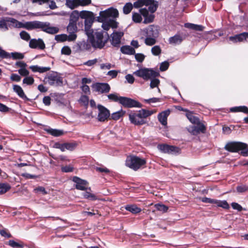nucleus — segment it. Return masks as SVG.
Segmentation results:
<instances>
[{
    "instance_id": "nucleus-1",
    "label": "nucleus",
    "mask_w": 248,
    "mask_h": 248,
    "mask_svg": "<svg viewBox=\"0 0 248 248\" xmlns=\"http://www.w3.org/2000/svg\"><path fill=\"white\" fill-rule=\"evenodd\" d=\"M87 35L89 43L95 49L103 48L109 38L108 32L103 31H93Z\"/></svg>"
},
{
    "instance_id": "nucleus-2",
    "label": "nucleus",
    "mask_w": 248,
    "mask_h": 248,
    "mask_svg": "<svg viewBox=\"0 0 248 248\" xmlns=\"http://www.w3.org/2000/svg\"><path fill=\"white\" fill-rule=\"evenodd\" d=\"M133 74L138 77L142 78L145 80H150V87L151 89L158 88L160 80L156 78L159 75V72L152 68H143L136 70Z\"/></svg>"
},
{
    "instance_id": "nucleus-3",
    "label": "nucleus",
    "mask_w": 248,
    "mask_h": 248,
    "mask_svg": "<svg viewBox=\"0 0 248 248\" xmlns=\"http://www.w3.org/2000/svg\"><path fill=\"white\" fill-rule=\"evenodd\" d=\"M144 17L143 23L148 24L153 22L155 18L154 14H150L147 8H141L139 10V13H132V20L136 23H140L142 21V16Z\"/></svg>"
},
{
    "instance_id": "nucleus-4",
    "label": "nucleus",
    "mask_w": 248,
    "mask_h": 248,
    "mask_svg": "<svg viewBox=\"0 0 248 248\" xmlns=\"http://www.w3.org/2000/svg\"><path fill=\"white\" fill-rule=\"evenodd\" d=\"M224 149L230 152H238L241 151L243 156L248 155V147L246 144L240 142L232 141L227 143Z\"/></svg>"
},
{
    "instance_id": "nucleus-5",
    "label": "nucleus",
    "mask_w": 248,
    "mask_h": 248,
    "mask_svg": "<svg viewBox=\"0 0 248 248\" xmlns=\"http://www.w3.org/2000/svg\"><path fill=\"white\" fill-rule=\"evenodd\" d=\"M80 17L84 19V31L86 34H90L93 31L91 27L94 21L93 13L90 11H82L80 13Z\"/></svg>"
},
{
    "instance_id": "nucleus-6",
    "label": "nucleus",
    "mask_w": 248,
    "mask_h": 248,
    "mask_svg": "<svg viewBox=\"0 0 248 248\" xmlns=\"http://www.w3.org/2000/svg\"><path fill=\"white\" fill-rule=\"evenodd\" d=\"M145 163L146 161L144 159L135 155L128 156L125 162L126 166L134 170H138Z\"/></svg>"
},
{
    "instance_id": "nucleus-7",
    "label": "nucleus",
    "mask_w": 248,
    "mask_h": 248,
    "mask_svg": "<svg viewBox=\"0 0 248 248\" xmlns=\"http://www.w3.org/2000/svg\"><path fill=\"white\" fill-rule=\"evenodd\" d=\"M44 81L52 86L58 87L63 85V78L56 72L48 74L44 78Z\"/></svg>"
},
{
    "instance_id": "nucleus-8",
    "label": "nucleus",
    "mask_w": 248,
    "mask_h": 248,
    "mask_svg": "<svg viewBox=\"0 0 248 248\" xmlns=\"http://www.w3.org/2000/svg\"><path fill=\"white\" fill-rule=\"evenodd\" d=\"M119 13L116 9L110 8L100 12L99 16L97 17L98 20L99 22L108 21L111 17H117Z\"/></svg>"
},
{
    "instance_id": "nucleus-9",
    "label": "nucleus",
    "mask_w": 248,
    "mask_h": 248,
    "mask_svg": "<svg viewBox=\"0 0 248 248\" xmlns=\"http://www.w3.org/2000/svg\"><path fill=\"white\" fill-rule=\"evenodd\" d=\"M120 104L122 105L124 107L127 108L142 107V105L139 102L126 97H121Z\"/></svg>"
},
{
    "instance_id": "nucleus-10",
    "label": "nucleus",
    "mask_w": 248,
    "mask_h": 248,
    "mask_svg": "<svg viewBox=\"0 0 248 248\" xmlns=\"http://www.w3.org/2000/svg\"><path fill=\"white\" fill-rule=\"evenodd\" d=\"M129 119L130 122L135 125H142L146 123V120L141 118L139 112H131L129 114Z\"/></svg>"
},
{
    "instance_id": "nucleus-11",
    "label": "nucleus",
    "mask_w": 248,
    "mask_h": 248,
    "mask_svg": "<svg viewBox=\"0 0 248 248\" xmlns=\"http://www.w3.org/2000/svg\"><path fill=\"white\" fill-rule=\"evenodd\" d=\"M92 87L99 93H108L110 90V87L107 83H96L93 84Z\"/></svg>"
},
{
    "instance_id": "nucleus-12",
    "label": "nucleus",
    "mask_w": 248,
    "mask_h": 248,
    "mask_svg": "<svg viewBox=\"0 0 248 248\" xmlns=\"http://www.w3.org/2000/svg\"><path fill=\"white\" fill-rule=\"evenodd\" d=\"M98 114L97 118L100 122H104L108 119L110 116L109 110L101 105H98Z\"/></svg>"
},
{
    "instance_id": "nucleus-13",
    "label": "nucleus",
    "mask_w": 248,
    "mask_h": 248,
    "mask_svg": "<svg viewBox=\"0 0 248 248\" xmlns=\"http://www.w3.org/2000/svg\"><path fill=\"white\" fill-rule=\"evenodd\" d=\"M202 201L204 203H213L216 204L218 207H222L224 209H227L229 208V205L226 201H220L207 197L202 198Z\"/></svg>"
},
{
    "instance_id": "nucleus-14",
    "label": "nucleus",
    "mask_w": 248,
    "mask_h": 248,
    "mask_svg": "<svg viewBox=\"0 0 248 248\" xmlns=\"http://www.w3.org/2000/svg\"><path fill=\"white\" fill-rule=\"evenodd\" d=\"M196 126H189L188 131L192 135L197 136L200 133H205L206 130V126L203 123L196 124Z\"/></svg>"
},
{
    "instance_id": "nucleus-15",
    "label": "nucleus",
    "mask_w": 248,
    "mask_h": 248,
    "mask_svg": "<svg viewBox=\"0 0 248 248\" xmlns=\"http://www.w3.org/2000/svg\"><path fill=\"white\" fill-rule=\"evenodd\" d=\"M158 150L163 153L175 154L178 153L180 149L176 146L169 145L167 144H159L157 146Z\"/></svg>"
},
{
    "instance_id": "nucleus-16",
    "label": "nucleus",
    "mask_w": 248,
    "mask_h": 248,
    "mask_svg": "<svg viewBox=\"0 0 248 248\" xmlns=\"http://www.w3.org/2000/svg\"><path fill=\"white\" fill-rule=\"evenodd\" d=\"M72 181L75 183V187L77 189L85 191L87 189L88 183L86 180L78 176H74Z\"/></svg>"
},
{
    "instance_id": "nucleus-17",
    "label": "nucleus",
    "mask_w": 248,
    "mask_h": 248,
    "mask_svg": "<svg viewBox=\"0 0 248 248\" xmlns=\"http://www.w3.org/2000/svg\"><path fill=\"white\" fill-rule=\"evenodd\" d=\"M41 30L49 34H54L58 32L59 29L57 27L50 26L48 22H42Z\"/></svg>"
},
{
    "instance_id": "nucleus-18",
    "label": "nucleus",
    "mask_w": 248,
    "mask_h": 248,
    "mask_svg": "<svg viewBox=\"0 0 248 248\" xmlns=\"http://www.w3.org/2000/svg\"><path fill=\"white\" fill-rule=\"evenodd\" d=\"M42 23V21L37 20L25 22L24 23L23 28L28 31L41 30Z\"/></svg>"
},
{
    "instance_id": "nucleus-19",
    "label": "nucleus",
    "mask_w": 248,
    "mask_h": 248,
    "mask_svg": "<svg viewBox=\"0 0 248 248\" xmlns=\"http://www.w3.org/2000/svg\"><path fill=\"white\" fill-rule=\"evenodd\" d=\"M29 45L31 48H38L41 50L44 49L46 47L43 40L41 38L31 39Z\"/></svg>"
},
{
    "instance_id": "nucleus-20",
    "label": "nucleus",
    "mask_w": 248,
    "mask_h": 248,
    "mask_svg": "<svg viewBox=\"0 0 248 248\" xmlns=\"http://www.w3.org/2000/svg\"><path fill=\"white\" fill-rule=\"evenodd\" d=\"M124 35L123 32L116 31L113 32L111 34V44L115 47H119L121 43L122 37Z\"/></svg>"
},
{
    "instance_id": "nucleus-21",
    "label": "nucleus",
    "mask_w": 248,
    "mask_h": 248,
    "mask_svg": "<svg viewBox=\"0 0 248 248\" xmlns=\"http://www.w3.org/2000/svg\"><path fill=\"white\" fill-rule=\"evenodd\" d=\"M229 39L230 41L233 43L241 42H248V32H244L229 37Z\"/></svg>"
},
{
    "instance_id": "nucleus-22",
    "label": "nucleus",
    "mask_w": 248,
    "mask_h": 248,
    "mask_svg": "<svg viewBox=\"0 0 248 248\" xmlns=\"http://www.w3.org/2000/svg\"><path fill=\"white\" fill-rule=\"evenodd\" d=\"M159 27L158 26L154 25H150L146 29V36L157 38L159 35Z\"/></svg>"
},
{
    "instance_id": "nucleus-23",
    "label": "nucleus",
    "mask_w": 248,
    "mask_h": 248,
    "mask_svg": "<svg viewBox=\"0 0 248 248\" xmlns=\"http://www.w3.org/2000/svg\"><path fill=\"white\" fill-rule=\"evenodd\" d=\"M170 113V110L169 109H167L158 114L157 116L158 121L163 125H167V118Z\"/></svg>"
},
{
    "instance_id": "nucleus-24",
    "label": "nucleus",
    "mask_w": 248,
    "mask_h": 248,
    "mask_svg": "<svg viewBox=\"0 0 248 248\" xmlns=\"http://www.w3.org/2000/svg\"><path fill=\"white\" fill-rule=\"evenodd\" d=\"M13 90L20 98H22L24 100L26 101L30 100V99L25 95L23 90L19 85H14Z\"/></svg>"
},
{
    "instance_id": "nucleus-25",
    "label": "nucleus",
    "mask_w": 248,
    "mask_h": 248,
    "mask_svg": "<svg viewBox=\"0 0 248 248\" xmlns=\"http://www.w3.org/2000/svg\"><path fill=\"white\" fill-rule=\"evenodd\" d=\"M183 40V37L180 34H177L169 38V43L173 45H177L180 44Z\"/></svg>"
},
{
    "instance_id": "nucleus-26",
    "label": "nucleus",
    "mask_w": 248,
    "mask_h": 248,
    "mask_svg": "<svg viewBox=\"0 0 248 248\" xmlns=\"http://www.w3.org/2000/svg\"><path fill=\"white\" fill-rule=\"evenodd\" d=\"M125 209L132 214H138L141 211V209L137 206L136 204H127L125 207Z\"/></svg>"
},
{
    "instance_id": "nucleus-27",
    "label": "nucleus",
    "mask_w": 248,
    "mask_h": 248,
    "mask_svg": "<svg viewBox=\"0 0 248 248\" xmlns=\"http://www.w3.org/2000/svg\"><path fill=\"white\" fill-rule=\"evenodd\" d=\"M33 72H39L43 73L49 71L50 69L49 67H41L38 65H31L30 67Z\"/></svg>"
},
{
    "instance_id": "nucleus-28",
    "label": "nucleus",
    "mask_w": 248,
    "mask_h": 248,
    "mask_svg": "<svg viewBox=\"0 0 248 248\" xmlns=\"http://www.w3.org/2000/svg\"><path fill=\"white\" fill-rule=\"evenodd\" d=\"M7 23H9V17L1 18L0 19V29H2L4 31H8L10 25H8Z\"/></svg>"
},
{
    "instance_id": "nucleus-29",
    "label": "nucleus",
    "mask_w": 248,
    "mask_h": 248,
    "mask_svg": "<svg viewBox=\"0 0 248 248\" xmlns=\"http://www.w3.org/2000/svg\"><path fill=\"white\" fill-rule=\"evenodd\" d=\"M230 111L232 112H242L246 114H248V108L245 106L238 107H234L230 108Z\"/></svg>"
},
{
    "instance_id": "nucleus-30",
    "label": "nucleus",
    "mask_w": 248,
    "mask_h": 248,
    "mask_svg": "<svg viewBox=\"0 0 248 248\" xmlns=\"http://www.w3.org/2000/svg\"><path fill=\"white\" fill-rule=\"evenodd\" d=\"M45 130L48 134L54 136L59 137L63 134V130H58L56 129H52L51 128H46Z\"/></svg>"
},
{
    "instance_id": "nucleus-31",
    "label": "nucleus",
    "mask_w": 248,
    "mask_h": 248,
    "mask_svg": "<svg viewBox=\"0 0 248 248\" xmlns=\"http://www.w3.org/2000/svg\"><path fill=\"white\" fill-rule=\"evenodd\" d=\"M9 23H11L12 25L16 28H23L24 23L20 22L15 18L9 17Z\"/></svg>"
},
{
    "instance_id": "nucleus-32",
    "label": "nucleus",
    "mask_w": 248,
    "mask_h": 248,
    "mask_svg": "<svg viewBox=\"0 0 248 248\" xmlns=\"http://www.w3.org/2000/svg\"><path fill=\"white\" fill-rule=\"evenodd\" d=\"M122 53L128 55H133L135 53V49L129 46H124L121 47Z\"/></svg>"
},
{
    "instance_id": "nucleus-33",
    "label": "nucleus",
    "mask_w": 248,
    "mask_h": 248,
    "mask_svg": "<svg viewBox=\"0 0 248 248\" xmlns=\"http://www.w3.org/2000/svg\"><path fill=\"white\" fill-rule=\"evenodd\" d=\"M186 116L189 121L193 124H197L200 123V119L196 116L193 115L191 112L186 113Z\"/></svg>"
},
{
    "instance_id": "nucleus-34",
    "label": "nucleus",
    "mask_w": 248,
    "mask_h": 248,
    "mask_svg": "<svg viewBox=\"0 0 248 248\" xmlns=\"http://www.w3.org/2000/svg\"><path fill=\"white\" fill-rule=\"evenodd\" d=\"M138 112L140 113V115L141 118L145 120V118L149 116H151L152 114L155 113V111L153 110H148L145 109H141V110H140Z\"/></svg>"
},
{
    "instance_id": "nucleus-35",
    "label": "nucleus",
    "mask_w": 248,
    "mask_h": 248,
    "mask_svg": "<svg viewBox=\"0 0 248 248\" xmlns=\"http://www.w3.org/2000/svg\"><path fill=\"white\" fill-rule=\"evenodd\" d=\"M78 2V0H66L65 4L68 7L73 9L80 6Z\"/></svg>"
},
{
    "instance_id": "nucleus-36",
    "label": "nucleus",
    "mask_w": 248,
    "mask_h": 248,
    "mask_svg": "<svg viewBox=\"0 0 248 248\" xmlns=\"http://www.w3.org/2000/svg\"><path fill=\"white\" fill-rule=\"evenodd\" d=\"M79 16L80 13H79L78 11L75 10L73 11L70 16L69 22L77 23Z\"/></svg>"
},
{
    "instance_id": "nucleus-37",
    "label": "nucleus",
    "mask_w": 248,
    "mask_h": 248,
    "mask_svg": "<svg viewBox=\"0 0 248 248\" xmlns=\"http://www.w3.org/2000/svg\"><path fill=\"white\" fill-rule=\"evenodd\" d=\"M78 46H79L80 49L81 50H89V49H90L92 45H91V43L89 44L87 41H83L80 42L78 44Z\"/></svg>"
},
{
    "instance_id": "nucleus-38",
    "label": "nucleus",
    "mask_w": 248,
    "mask_h": 248,
    "mask_svg": "<svg viewBox=\"0 0 248 248\" xmlns=\"http://www.w3.org/2000/svg\"><path fill=\"white\" fill-rule=\"evenodd\" d=\"M77 23L69 22L67 27V31L69 33L76 32L77 31Z\"/></svg>"
},
{
    "instance_id": "nucleus-39",
    "label": "nucleus",
    "mask_w": 248,
    "mask_h": 248,
    "mask_svg": "<svg viewBox=\"0 0 248 248\" xmlns=\"http://www.w3.org/2000/svg\"><path fill=\"white\" fill-rule=\"evenodd\" d=\"M146 38L145 39V44L147 46H151L155 45L156 43V37H149L146 36Z\"/></svg>"
},
{
    "instance_id": "nucleus-40",
    "label": "nucleus",
    "mask_w": 248,
    "mask_h": 248,
    "mask_svg": "<svg viewBox=\"0 0 248 248\" xmlns=\"http://www.w3.org/2000/svg\"><path fill=\"white\" fill-rule=\"evenodd\" d=\"M19 36L22 40L29 41L31 40V36L30 34L25 31H22L19 33Z\"/></svg>"
},
{
    "instance_id": "nucleus-41",
    "label": "nucleus",
    "mask_w": 248,
    "mask_h": 248,
    "mask_svg": "<svg viewBox=\"0 0 248 248\" xmlns=\"http://www.w3.org/2000/svg\"><path fill=\"white\" fill-rule=\"evenodd\" d=\"M124 113H125V112H123L122 110H120V111H118L115 112H114L111 114V119L114 120H118L123 115H124Z\"/></svg>"
},
{
    "instance_id": "nucleus-42",
    "label": "nucleus",
    "mask_w": 248,
    "mask_h": 248,
    "mask_svg": "<svg viewBox=\"0 0 248 248\" xmlns=\"http://www.w3.org/2000/svg\"><path fill=\"white\" fill-rule=\"evenodd\" d=\"M10 58H12L14 60H21L24 58V54L17 52H12L10 53Z\"/></svg>"
},
{
    "instance_id": "nucleus-43",
    "label": "nucleus",
    "mask_w": 248,
    "mask_h": 248,
    "mask_svg": "<svg viewBox=\"0 0 248 248\" xmlns=\"http://www.w3.org/2000/svg\"><path fill=\"white\" fill-rule=\"evenodd\" d=\"M133 7V4L130 2L126 3L123 7V12L125 14L130 13Z\"/></svg>"
},
{
    "instance_id": "nucleus-44",
    "label": "nucleus",
    "mask_w": 248,
    "mask_h": 248,
    "mask_svg": "<svg viewBox=\"0 0 248 248\" xmlns=\"http://www.w3.org/2000/svg\"><path fill=\"white\" fill-rule=\"evenodd\" d=\"M83 197L85 199L90 200L91 201H95L97 200L96 196L93 194L86 191L82 194Z\"/></svg>"
},
{
    "instance_id": "nucleus-45",
    "label": "nucleus",
    "mask_w": 248,
    "mask_h": 248,
    "mask_svg": "<svg viewBox=\"0 0 248 248\" xmlns=\"http://www.w3.org/2000/svg\"><path fill=\"white\" fill-rule=\"evenodd\" d=\"M8 245L13 248H23L24 244L22 242L18 243L13 240H10L8 241Z\"/></svg>"
},
{
    "instance_id": "nucleus-46",
    "label": "nucleus",
    "mask_w": 248,
    "mask_h": 248,
    "mask_svg": "<svg viewBox=\"0 0 248 248\" xmlns=\"http://www.w3.org/2000/svg\"><path fill=\"white\" fill-rule=\"evenodd\" d=\"M155 207L156 209L158 211H161L162 212H166L168 210V206L163 204L157 203L155 205Z\"/></svg>"
},
{
    "instance_id": "nucleus-47",
    "label": "nucleus",
    "mask_w": 248,
    "mask_h": 248,
    "mask_svg": "<svg viewBox=\"0 0 248 248\" xmlns=\"http://www.w3.org/2000/svg\"><path fill=\"white\" fill-rule=\"evenodd\" d=\"M121 96H119L116 93H111L108 95V98L113 101L119 102L120 103V100Z\"/></svg>"
},
{
    "instance_id": "nucleus-48",
    "label": "nucleus",
    "mask_w": 248,
    "mask_h": 248,
    "mask_svg": "<svg viewBox=\"0 0 248 248\" xmlns=\"http://www.w3.org/2000/svg\"><path fill=\"white\" fill-rule=\"evenodd\" d=\"M0 59H10V53L6 52L3 50L2 48L0 46Z\"/></svg>"
},
{
    "instance_id": "nucleus-49",
    "label": "nucleus",
    "mask_w": 248,
    "mask_h": 248,
    "mask_svg": "<svg viewBox=\"0 0 248 248\" xmlns=\"http://www.w3.org/2000/svg\"><path fill=\"white\" fill-rule=\"evenodd\" d=\"M151 52L154 56H158L161 52V49L159 46H155L151 49Z\"/></svg>"
},
{
    "instance_id": "nucleus-50",
    "label": "nucleus",
    "mask_w": 248,
    "mask_h": 248,
    "mask_svg": "<svg viewBox=\"0 0 248 248\" xmlns=\"http://www.w3.org/2000/svg\"><path fill=\"white\" fill-rule=\"evenodd\" d=\"M10 188V186L6 184H0V194L6 193Z\"/></svg>"
},
{
    "instance_id": "nucleus-51",
    "label": "nucleus",
    "mask_w": 248,
    "mask_h": 248,
    "mask_svg": "<svg viewBox=\"0 0 248 248\" xmlns=\"http://www.w3.org/2000/svg\"><path fill=\"white\" fill-rule=\"evenodd\" d=\"M55 39L57 42H64L67 39V35L63 34L56 35Z\"/></svg>"
},
{
    "instance_id": "nucleus-52",
    "label": "nucleus",
    "mask_w": 248,
    "mask_h": 248,
    "mask_svg": "<svg viewBox=\"0 0 248 248\" xmlns=\"http://www.w3.org/2000/svg\"><path fill=\"white\" fill-rule=\"evenodd\" d=\"M34 81V79L31 77L27 76L23 79V83L28 85H32Z\"/></svg>"
},
{
    "instance_id": "nucleus-53",
    "label": "nucleus",
    "mask_w": 248,
    "mask_h": 248,
    "mask_svg": "<svg viewBox=\"0 0 248 248\" xmlns=\"http://www.w3.org/2000/svg\"><path fill=\"white\" fill-rule=\"evenodd\" d=\"M77 146V144L75 143H64L65 150L72 151Z\"/></svg>"
},
{
    "instance_id": "nucleus-54",
    "label": "nucleus",
    "mask_w": 248,
    "mask_h": 248,
    "mask_svg": "<svg viewBox=\"0 0 248 248\" xmlns=\"http://www.w3.org/2000/svg\"><path fill=\"white\" fill-rule=\"evenodd\" d=\"M135 58L137 62H142L145 59V55L142 53H135Z\"/></svg>"
},
{
    "instance_id": "nucleus-55",
    "label": "nucleus",
    "mask_w": 248,
    "mask_h": 248,
    "mask_svg": "<svg viewBox=\"0 0 248 248\" xmlns=\"http://www.w3.org/2000/svg\"><path fill=\"white\" fill-rule=\"evenodd\" d=\"M169 66V63L167 61H165L161 63L159 69L161 71H165L167 70Z\"/></svg>"
},
{
    "instance_id": "nucleus-56",
    "label": "nucleus",
    "mask_w": 248,
    "mask_h": 248,
    "mask_svg": "<svg viewBox=\"0 0 248 248\" xmlns=\"http://www.w3.org/2000/svg\"><path fill=\"white\" fill-rule=\"evenodd\" d=\"M79 101L84 105L87 106L89 103V98L86 95H81L79 98Z\"/></svg>"
},
{
    "instance_id": "nucleus-57",
    "label": "nucleus",
    "mask_w": 248,
    "mask_h": 248,
    "mask_svg": "<svg viewBox=\"0 0 248 248\" xmlns=\"http://www.w3.org/2000/svg\"><path fill=\"white\" fill-rule=\"evenodd\" d=\"M61 52L62 54L69 55L71 53V50L69 46H64L62 48Z\"/></svg>"
},
{
    "instance_id": "nucleus-58",
    "label": "nucleus",
    "mask_w": 248,
    "mask_h": 248,
    "mask_svg": "<svg viewBox=\"0 0 248 248\" xmlns=\"http://www.w3.org/2000/svg\"><path fill=\"white\" fill-rule=\"evenodd\" d=\"M53 147L56 149H59L61 151H65L64 143L62 144L60 142H56L53 145Z\"/></svg>"
},
{
    "instance_id": "nucleus-59",
    "label": "nucleus",
    "mask_w": 248,
    "mask_h": 248,
    "mask_svg": "<svg viewBox=\"0 0 248 248\" xmlns=\"http://www.w3.org/2000/svg\"><path fill=\"white\" fill-rule=\"evenodd\" d=\"M236 189L237 192L243 193L248 190V186L246 185L238 186H237Z\"/></svg>"
},
{
    "instance_id": "nucleus-60",
    "label": "nucleus",
    "mask_w": 248,
    "mask_h": 248,
    "mask_svg": "<svg viewBox=\"0 0 248 248\" xmlns=\"http://www.w3.org/2000/svg\"><path fill=\"white\" fill-rule=\"evenodd\" d=\"M61 170L63 172H70L73 171L74 168L73 167L69 165L62 167Z\"/></svg>"
},
{
    "instance_id": "nucleus-61",
    "label": "nucleus",
    "mask_w": 248,
    "mask_h": 248,
    "mask_svg": "<svg viewBox=\"0 0 248 248\" xmlns=\"http://www.w3.org/2000/svg\"><path fill=\"white\" fill-rule=\"evenodd\" d=\"M98 60L97 59H94L93 60H88V61L84 62L83 63V65L88 66H92L95 64L97 62Z\"/></svg>"
},
{
    "instance_id": "nucleus-62",
    "label": "nucleus",
    "mask_w": 248,
    "mask_h": 248,
    "mask_svg": "<svg viewBox=\"0 0 248 248\" xmlns=\"http://www.w3.org/2000/svg\"><path fill=\"white\" fill-rule=\"evenodd\" d=\"M126 81L130 84H132L135 81V78L131 74H127L125 76Z\"/></svg>"
},
{
    "instance_id": "nucleus-63",
    "label": "nucleus",
    "mask_w": 248,
    "mask_h": 248,
    "mask_svg": "<svg viewBox=\"0 0 248 248\" xmlns=\"http://www.w3.org/2000/svg\"><path fill=\"white\" fill-rule=\"evenodd\" d=\"M19 74L22 76H28L29 75V72L25 68H20L18 70Z\"/></svg>"
},
{
    "instance_id": "nucleus-64",
    "label": "nucleus",
    "mask_w": 248,
    "mask_h": 248,
    "mask_svg": "<svg viewBox=\"0 0 248 248\" xmlns=\"http://www.w3.org/2000/svg\"><path fill=\"white\" fill-rule=\"evenodd\" d=\"M231 205L233 209L237 210L238 211H241L243 210L241 205L236 202H232Z\"/></svg>"
}]
</instances>
